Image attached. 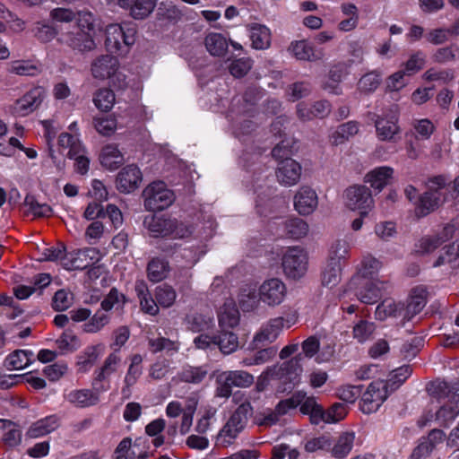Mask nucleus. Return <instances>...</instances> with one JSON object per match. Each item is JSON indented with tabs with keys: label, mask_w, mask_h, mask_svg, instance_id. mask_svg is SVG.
<instances>
[{
	"label": "nucleus",
	"mask_w": 459,
	"mask_h": 459,
	"mask_svg": "<svg viewBox=\"0 0 459 459\" xmlns=\"http://www.w3.org/2000/svg\"><path fill=\"white\" fill-rule=\"evenodd\" d=\"M447 185V178L444 175L431 177L425 183L428 190L420 195L415 202V214L422 218L437 210L447 201V195L442 190Z\"/></svg>",
	"instance_id": "nucleus-1"
},
{
	"label": "nucleus",
	"mask_w": 459,
	"mask_h": 459,
	"mask_svg": "<svg viewBox=\"0 0 459 459\" xmlns=\"http://www.w3.org/2000/svg\"><path fill=\"white\" fill-rule=\"evenodd\" d=\"M287 288L284 282L278 278H271L264 281L258 290V299L255 292L247 295L248 300L240 299V306L244 310H253L259 301L269 307H276L281 304L286 297Z\"/></svg>",
	"instance_id": "nucleus-2"
},
{
	"label": "nucleus",
	"mask_w": 459,
	"mask_h": 459,
	"mask_svg": "<svg viewBox=\"0 0 459 459\" xmlns=\"http://www.w3.org/2000/svg\"><path fill=\"white\" fill-rule=\"evenodd\" d=\"M136 26L131 22L110 24L106 28L105 46L110 53L126 54L135 42Z\"/></svg>",
	"instance_id": "nucleus-3"
},
{
	"label": "nucleus",
	"mask_w": 459,
	"mask_h": 459,
	"mask_svg": "<svg viewBox=\"0 0 459 459\" xmlns=\"http://www.w3.org/2000/svg\"><path fill=\"white\" fill-rule=\"evenodd\" d=\"M57 40L60 44L80 53L91 51L96 47L92 35L89 31L73 24L61 28Z\"/></svg>",
	"instance_id": "nucleus-4"
},
{
	"label": "nucleus",
	"mask_w": 459,
	"mask_h": 459,
	"mask_svg": "<svg viewBox=\"0 0 459 459\" xmlns=\"http://www.w3.org/2000/svg\"><path fill=\"white\" fill-rule=\"evenodd\" d=\"M144 207L148 211H161L172 204L175 200L174 193L162 181H155L147 186L143 191Z\"/></svg>",
	"instance_id": "nucleus-5"
},
{
	"label": "nucleus",
	"mask_w": 459,
	"mask_h": 459,
	"mask_svg": "<svg viewBox=\"0 0 459 459\" xmlns=\"http://www.w3.org/2000/svg\"><path fill=\"white\" fill-rule=\"evenodd\" d=\"M254 376L244 370H230L221 374L216 380V396L229 398L233 387L247 388L254 384Z\"/></svg>",
	"instance_id": "nucleus-6"
},
{
	"label": "nucleus",
	"mask_w": 459,
	"mask_h": 459,
	"mask_svg": "<svg viewBox=\"0 0 459 459\" xmlns=\"http://www.w3.org/2000/svg\"><path fill=\"white\" fill-rule=\"evenodd\" d=\"M391 393L384 380L373 381L361 397L359 409L365 414L376 412Z\"/></svg>",
	"instance_id": "nucleus-7"
},
{
	"label": "nucleus",
	"mask_w": 459,
	"mask_h": 459,
	"mask_svg": "<svg viewBox=\"0 0 459 459\" xmlns=\"http://www.w3.org/2000/svg\"><path fill=\"white\" fill-rule=\"evenodd\" d=\"M346 206L352 211H359L362 216L368 215L374 204L371 192L362 185L350 186L345 191Z\"/></svg>",
	"instance_id": "nucleus-8"
},
{
	"label": "nucleus",
	"mask_w": 459,
	"mask_h": 459,
	"mask_svg": "<svg viewBox=\"0 0 459 459\" xmlns=\"http://www.w3.org/2000/svg\"><path fill=\"white\" fill-rule=\"evenodd\" d=\"M307 264L306 253L298 247L290 248L282 257V268L289 278L302 277L307 271Z\"/></svg>",
	"instance_id": "nucleus-9"
},
{
	"label": "nucleus",
	"mask_w": 459,
	"mask_h": 459,
	"mask_svg": "<svg viewBox=\"0 0 459 459\" xmlns=\"http://www.w3.org/2000/svg\"><path fill=\"white\" fill-rule=\"evenodd\" d=\"M99 250L94 247L78 249L65 253L62 265L66 270H83L98 262Z\"/></svg>",
	"instance_id": "nucleus-10"
},
{
	"label": "nucleus",
	"mask_w": 459,
	"mask_h": 459,
	"mask_svg": "<svg viewBox=\"0 0 459 459\" xmlns=\"http://www.w3.org/2000/svg\"><path fill=\"white\" fill-rule=\"evenodd\" d=\"M285 323H289V320L282 316L270 319L254 336L252 341L253 349L264 347L273 342L281 333Z\"/></svg>",
	"instance_id": "nucleus-11"
},
{
	"label": "nucleus",
	"mask_w": 459,
	"mask_h": 459,
	"mask_svg": "<svg viewBox=\"0 0 459 459\" xmlns=\"http://www.w3.org/2000/svg\"><path fill=\"white\" fill-rule=\"evenodd\" d=\"M43 99V89L40 87L33 88L16 100L13 105V112L15 116L26 117L39 107Z\"/></svg>",
	"instance_id": "nucleus-12"
},
{
	"label": "nucleus",
	"mask_w": 459,
	"mask_h": 459,
	"mask_svg": "<svg viewBox=\"0 0 459 459\" xmlns=\"http://www.w3.org/2000/svg\"><path fill=\"white\" fill-rule=\"evenodd\" d=\"M301 165L291 158L280 160L276 169L278 181L286 186L296 185L301 177Z\"/></svg>",
	"instance_id": "nucleus-13"
},
{
	"label": "nucleus",
	"mask_w": 459,
	"mask_h": 459,
	"mask_svg": "<svg viewBox=\"0 0 459 459\" xmlns=\"http://www.w3.org/2000/svg\"><path fill=\"white\" fill-rule=\"evenodd\" d=\"M142 179V172L137 166H126L117 176V189L121 193H131L139 187Z\"/></svg>",
	"instance_id": "nucleus-14"
},
{
	"label": "nucleus",
	"mask_w": 459,
	"mask_h": 459,
	"mask_svg": "<svg viewBox=\"0 0 459 459\" xmlns=\"http://www.w3.org/2000/svg\"><path fill=\"white\" fill-rule=\"evenodd\" d=\"M317 195L314 189L309 186H301L294 196L295 210L301 215L312 213L317 207Z\"/></svg>",
	"instance_id": "nucleus-15"
},
{
	"label": "nucleus",
	"mask_w": 459,
	"mask_h": 459,
	"mask_svg": "<svg viewBox=\"0 0 459 459\" xmlns=\"http://www.w3.org/2000/svg\"><path fill=\"white\" fill-rule=\"evenodd\" d=\"M118 60L111 55H102L91 64V74L96 79H107L118 70Z\"/></svg>",
	"instance_id": "nucleus-16"
},
{
	"label": "nucleus",
	"mask_w": 459,
	"mask_h": 459,
	"mask_svg": "<svg viewBox=\"0 0 459 459\" xmlns=\"http://www.w3.org/2000/svg\"><path fill=\"white\" fill-rule=\"evenodd\" d=\"M220 330H231L239 324V311L232 300L226 301L218 313Z\"/></svg>",
	"instance_id": "nucleus-17"
},
{
	"label": "nucleus",
	"mask_w": 459,
	"mask_h": 459,
	"mask_svg": "<svg viewBox=\"0 0 459 459\" xmlns=\"http://www.w3.org/2000/svg\"><path fill=\"white\" fill-rule=\"evenodd\" d=\"M394 114L388 119L375 115L377 117L375 120L377 134L378 138L382 141H392L394 135L399 133L400 129L397 126L398 118L396 116V107H394Z\"/></svg>",
	"instance_id": "nucleus-18"
},
{
	"label": "nucleus",
	"mask_w": 459,
	"mask_h": 459,
	"mask_svg": "<svg viewBox=\"0 0 459 459\" xmlns=\"http://www.w3.org/2000/svg\"><path fill=\"white\" fill-rule=\"evenodd\" d=\"M459 414V394H454L436 412V420L441 427H448Z\"/></svg>",
	"instance_id": "nucleus-19"
},
{
	"label": "nucleus",
	"mask_w": 459,
	"mask_h": 459,
	"mask_svg": "<svg viewBox=\"0 0 459 459\" xmlns=\"http://www.w3.org/2000/svg\"><path fill=\"white\" fill-rule=\"evenodd\" d=\"M393 174L394 169L391 167H378L366 175L365 181L369 183L371 187L380 192L385 186L390 184Z\"/></svg>",
	"instance_id": "nucleus-20"
},
{
	"label": "nucleus",
	"mask_w": 459,
	"mask_h": 459,
	"mask_svg": "<svg viewBox=\"0 0 459 459\" xmlns=\"http://www.w3.org/2000/svg\"><path fill=\"white\" fill-rule=\"evenodd\" d=\"M143 223L155 237L170 235L171 227H174L173 220L165 216L151 215L144 219Z\"/></svg>",
	"instance_id": "nucleus-21"
},
{
	"label": "nucleus",
	"mask_w": 459,
	"mask_h": 459,
	"mask_svg": "<svg viewBox=\"0 0 459 459\" xmlns=\"http://www.w3.org/2000/svg\"><path fill=\"white\" fill-rule=\"evenodd\" d=\"M135 291L140 299L141 309L149 315L155 316L159 312L158 302L152 299L148 290L147 285L143 281H137L135 283Z\"/></svg>",
	"instance_id": "nucleus-22"
},
{
	"label": "nucleus",
	"mask_w": 459,
	"mask_h": 459,
	"mask_svg": "<svg viewBox=\"0 0 459 459\" xmlns=\"http://www.w3.org/2000/svg\"><path fill=\"white\" fill-rule=\"evenodd\" d=\"M289 50L297 59L303 61L320 60L324 56L322 51L314 50L313 47L306 40L291 43Z\"/></svg>",
	"instance_id": "nucleus-23"
},
{
	"label": "nucleus",
	"mask_w": 459,
	"mask_h": 459,
	"mask_svg": "<svg viewBox=\"0 0 459 459\" xmlns=\"http://www.w3.org/2000/svg\"><path fill=\"white\" fill-rule=\"evenodd\" d=\"M100 160L101 165L109 170L118 169L125 161L124 155L117 146L112 144L103 147Z\"/></svg>",
	"instance_id": "nucleus-24"
},
{
	"label": "nucleus",
	"mask_w": 459,
	"mask_h": 459,
	"mask_svg": "<svg viewBox=\"0 0 459 459\" xmlns=\"http://www.w3.org/2000/svg\"><path fill=\"white\" fill-rule=\"evenodd\" d=\"M96 391L97 393L88 389L74 390L66 395V399L77 407L91 406L99 402V393L102 390Z\"/></svg>",
	"instance_id": "nucleus-25"
},
{
	"label": "nucleus",
	"mask_w": 459,
	"mask_h": 459,
	"mask_svg": "<svg viewBox=\"0 0 459 459\" xmlns=\"http://www.w3.org/2000/svg\"><path fill=\"white\" fill-rule=\"evenodd\" d=\"M214 342L215 346L226 355L231 354L238 348V337L231 330H219Z\"/></svg>",
	"instance_id": "nucleus-26"
},
{
	"label": "nucleus",
	"mask_w": 459,
	"mask_h": 459,
	"mask_svg": "<svg viewBox=\"0 0 459 459\" xmlns=\"http://www.w3.org/2000/svg\"><path fill=\"white\" fill-rule=\"evenodd\" d=\"M250 39L254 48L266 49L271 45L270 30L264 25L252 24L250 26Z\"/></svg>",
	"instance_id": "nucleus-27"
},
{
	"label": "nucleus",
	"mask_w": 459,
	"mask_h": 459,
	"mask_svg": "<svg viewBox=\"0 0 459 459\" xmlns=\"http://www.w3.org/2000/svg\"><path fill=\"white\" fill-rule=\"evenodd\" d=\"M56 427V418L55 416L47 417L31 424L26 436L30 438H38L54 431Z\"/></svg>",
	"instance_id": "nucleus-28"
},
{
	"label": "nucleus",
	"mask_w": 459,
	"mask_h": 459,
	"mask_svg": "<svg viewBox=\"0 0 459 459\" xmlns=\"http://www.w3.org/2000/svg\"><path fill=\"white\" fill-rule=\"evenodd\" d=\"M427 391L432 398L437 399L438 402L449 401L454 394H459L447 382L441 380L429 383L427 386Z\"/></svg>",
	"instance_id": "nucleus-29"
},
{
	"label": "nucleus",
	"mask_w": 459,
	"mask_h": 459,
	"mask_svg": "<svg viewBox=\"0 0 459 459\" xmlns=\"http://www.w3.org/2000/svg\"><path fill=\"white\" fill-rule=\"evenodd\" d=\"M33 360L34 353L31 351L16 350L5 359L4 365L8 369L19 370Z\"/></svg>",
	"instance_id": "nucleus-30"
},
{
	"label": "nucleus",
	"mask_w": 459,
	"mask_h": 459,
	"mask_svg": "<svg viewBox=\"0 0 459 459\" xmlns=\"http://www.w3.org/2000/svg\"><path fill=\"white\" fill-rule=\"evenodd\" d=\"M204 45L207 51L213 56H221L228 50L226 38L217 32H211L204 39Z\"/></svg>",
	"instance_id": "nucleus-31"
},
{
	"label": "nucleus",
	"mask_w": 459,
	"mask_h": 459,
	"mask_svg": "<svg viewBox=\"0 0 459 459\" xmlns=\"http://www.w3.org/2000/svg\"><path fill=\"white\" fill-rule=\"evenodd\" d=\"M253 413V407L251 406L249 402H245L241 403L232 413L227 422L230 423V426L235 427L239 431H242L248 421V418Z\"/></svg>",
	"instance_id": "nucleus-32"
},
{
	"label": "nucleus",
	"mask_w": 459,
	"mask_h": 459,
	"mask_svg": "<svg viewBox=\"0 0 459 459\" xmlns=\"http://www.w3.org/2000/svg\"><path fill=\"white\" fill-rule=\"evenodd\" d=\"M355 441L354 432H343L342 433L332 448V455L335 458L346 457L353 447Z\"/></svg>",
	"instance_id": "nucleus-33"
},
{
	"label": "nucleus",
	"mask_w": 459,
	"mask_h": 459,
	"mask_svg": "<svg viewBox=\"0 0 459 459\" xmlns=\"http://www.w3.org/2000/svg\"><path fill=\"white\" fill-rule=\"evenodd\" d=\"M149 349L152 353L165 351L169 355L177 353L180 343L166 337L150 338L148 341Z\"/></svg>",
	"instance_id": "nucleus-34"
},
{
	"label": "nucleus",
	"mask_w": 459,
	"mask_h": 459,
	"mask_svg": "<svg viewBox=\"0 0 459 459\" xmlns=\"http://www.w3.org/2000/svg\"><path fill=\"white\" fill-rule=\"evenodd\" d=\"M208 375V370L205 366H186L182 371L178 374V377L181 381L190 384H200L202 383Z\"/></svg>",
	"instance_id": "nucleus-35"
},
{
	"label": "nucleus",
	"mask_w": 459,
	"mask_h": 459,
	"mask_svg": "<svg viewBox=\"0 0 459 459\" xmlns=\"http://www.w3.org/2000/svg\"><path fill=\"white\" fill-rule=\"evenodd\" d=\"M169 263L160 258H152L147 265L148 278L152 282H159L167 277Z\"/></svg>",
	"instance_id": "nucleus-36"
},
{
	"label": "nucleus",
	"mask_w": 459,
	"mask_h": 459,
	"mask_svg": "<svg viewBox=\"0 0 459 459\" xmlns=\"http://www.w3.org/2000/svg\"><path fill=\"white\" fill-rule=\"evenodd\" d=\"M286 234L294 239L305 237L308 232V224L300 218H290L284 222Z\"/></svg>",
	"instance_id": "nucleus-37"
},
{
	"label": "nucleus",
	"mask_w": 459,
	"mask_h": 459,
	"mask_svg": "<svg viewBox=\"0 0 459 459\" xmlns=\"http://www.w3.org/2000/svg\"><path fill=\"white\" fill-rule=\"evenodd\" d=\"M155 6L156 0H136L127 10L134 19L143 20L152 13Z\"/></svg>",
	"instance_id": "nucleus-38"
},
{
	"label": "nucleus",
	"mask_w": 459,
	"mask_h": 459,
	"mask_svg": "<svg viewBox=\"0 0 459 459\" xmlns=\"http://www.w3.org/2000/svg\"><path fill=\"white\" fill-rule=\"evenodd\" d=\"M381 80V74L379 73L377 71L369 72L359 80L358 90L364 94H369L378 88Z\"/></svg>",
	"instance_id": "nucleus-39"
},
{
	"label": "nucleus",
	"mask_w": 459,
	"mask_h": 459,
	"mask_svg": "<svg viewBox=\"0 0 459 459\" xmlns=\"http://www.w3.org/2000/svg\"><path fill=\"white\" fill-rule=\"evenodd\" d=\"M93 102L98 109L108 112L115 103V94L110 89H100L94 94Z\"/></svg>",
	"instance_id": "nucleus-40"
},
{
	"label": "nucleus",
	"mask_w": 459,
	"mask_h": 459,
	"mask_svg": "<svg viewBox=\"0 0 459 459\" xmlns=\"http://www.w3.org/2000/svg\"><path fill=\"white\" fill-rule=\"evenodd\" d=\"M412 369L409 365H403L394 370L389 376V378L385 381L388 384L390 392H394L405 380L411 375Z\"/></svg>",
	"instance_id": "nucleus-41"
},
{
	"label": "nucleus",
	"mask_w": 459,
	"mask_h": 459,
	"mask_svg": "<svg viewBox=\"0 0 459 459\" xmlns=\"http://www.w3.org/2000/svg\"><path fill=\"white\" fill-rule=\"evenodd\" d=\"M253 66V60L249 57L235 58L228 65L230 74L235 78H242L247 74Z\"/></svg>",
	"instance_id": "nucleus-42"
},
{
	"label": "nucleus",
	"mask_w": 459,
	"mask_h": 459,
	"mask_svg": "<svg viewBox=\"0 0 459 459\" xmlns=\"http://www.w3.org/2000/svg\"><path fill=\"white\" fill-rule=\"evenodd\" d=\"M340 280L341 264L328 261L323 272L322 283L328 288H333L339 283Z\"/></svg>",
	"instance_id": "nucleus-43"
},
{
	"label": "nucleus",
	"mask_w": 459,
	"mask_h": 459,
	"mask_svg": "<svg viewBox=\"0 0 459 459\" xmlns=\"http://www.w3.org/2000/svg\"><path fill=\"white\" fill-rule=\"evenodd\" d=\"M458 56L459 47L455 44H452L448 47L437 48L431 58L435 63L446 64L455 61Z\"/></svg>",
	"instance_id": "nucleus-44"
},
{
	"label": "nucleus",
	"mask_w": 459,
	"mask_h": 459,
	"mask_svg": "<svg viewBox=\"0 0 459 459\" xmlns=\"http://www.w3.org/2000/svg\"><path fill=\"white\" fill-rule=\"evenodd\" d=\"M109 316L100 309L82 325L83 331L89 333H98L109 323Z\"/></svg>",
	"instance_id": "nucleus-45"
},
{
	"label": "nucleus",
	"mask_w": 459,
	"mask_h": 459,
	"mask_svg": "<svg viewBox=\"0 0 459 459\" xmlns=\"http://www.w3.org/2000/svg\"><path fill=\"white\" fill-rule=\"evenodd\" d=\"M22 437L20 428L13 421L7 423V429L2 437L4 445L8 448L17 447L22 443Z\"/></svg>",
	"instance_id": "nucleus-46"
},
{
	"label": "nucleus",
	"mask_w": 459,
	"mask_h": 459,
	"mask_svg": "<svg viewBox=\"0 0 459 459\" xmlns=\"http://www.w3.org/2000/svg\"><path fill=\"white\" fill-rule=\"evenodd\" d=\"M177 298L175 290L167 284L158 286L155 290V299L158 304L163 307H171Z\"/></svg>",
	"instance_id": "nucleus-47"
},
{
	"label": "nucleus",
	"mask_w": 459,
	"mask_h": 459,
	"mask_svg": "<svg viewBox=\"0 0 459 459\" xmlns=\"http://www.w3.org/2000/svg\"><path fill=\"white\" fill-rule=\"evenodd\" d=\"M357 296L365 304H374L381 297L380 289L374 282L368 281Z\"/></svg>",
	"instance_id": "nucleus-48"
},
{
	"label": "nucleus",
	"mask_w": 459,
	"mask_h": 459,
	"mask_svg": "<svg viewBox=\"0 0 459 459\" xmlns=\"http://www.w3.org/2000/svg\"><path fill=\"white\" fill-rule=\"evenodd\" d=\"M9 72L20 76H36L40 71L37 65H32L30 61L16 60L11 64Z\"/></svg>",
	"instance_id": "nucleus-49"
},
{
	"label": "nucleus",
	"mask_w": 459,
	"mask_h": 459,
	"mask_svg": "<svg viewBox=\"0 0 459 459\" xmlns=\"http://www.w3.org/2000/svg\"><path fill=\"white\" fill-rule=\"evenodd\" d=\"M403 307L395 304L392 299H385L376 308V317L379 320H385L388 316H400Z\"/></svg>",
	"instance_id": "nucleus-50"
},
{
	"label": "nucleus",
	"mask_w": 459,
	"mask_h": 459,
	"mask_svg": "<svg viewBox=\"0 0 459 459\" xmlns=\"http://www.w3.org/2000/svg\"><path fill=\"white\" fill-rule=\"evenodd\" d=\"M93 126L100 134L109 136L117 129V119L113 116L94 117Z\"/></svg>",
	"instance_id": "nucleus-51"
},
{
	"label": "nucleus",
	"mask_w": 459,
	"mask_h": 459,
	"mask_svg": "<svg viewBox=\"0 0 459 459\" xmlns=\"http://www.w3.org/2000/svg\"><path fill=\"white\" fill-rule=\"evenodd\" d=\"M375 324L364 319H359L353 326V337L359 342L368 340L375 332Z\"/></svg>",
	"instance_id": "nucleus-52"
},
{
	"label": "nucleus",
	"mask_w": 459,
	"mask_h": 459,
	"mask_svg": "<svg viewBox=\"0 0 459 459\" xmlns=\"http://www.w3.org/2000/svg\"><path fill=\"white\" fill-rule=\"evenodd\" d=\"M31 31L33 36L43 43L51 41L57 35V31L54 27L40 22L34 23Z\"/></svg>",
	"instance_id": "nucleus-53"
},
{
	"label": "nucleus",
	"mask_w": 459,
	"mask_h": 459,
	"mask_svg": "<svg viewBox=\"0 0 459 459\" xmlns=\"http://www.w3.org/2000/svg\"><path fill=\"white\" fill-rule=\"evenodd\" d=\"M304 395L301 392L295 393L290 398L280 401L274 407L276 414L281 419L290 410L295 409L302 402Z\"/></svg>",
	"instance_id": "nucleus-54"
},
{
	"label": "nucleus",
	"mask_w": 459,
	"mask_h": 459,
	"mask_svg": "<svg viewBox=\"0 0 459 459\" xmlns=\"http://www.w3.org/2000/svg\"><path fill=\"white\" fill-rule=\"evenodd\" d=\"M56 342L63 352L74 351L80 347L78 337L71 330L65 331Z\"/></svg>",
	"instance_id": "nucleus-55"
},
{
	"label": "nucleus",
	"mask_w": 459,
	"mask_h": 459,
	"mask_svg": "<svg viewBox=\"0 0 459 459\" xmlns=\"http://www.w3.org/2000/svg\"><path fill=\"white\" fill-rule=\"evenodd\" d=\"M120 361V358L115 353H111L106 359L104 365L98 372L93 385H96L98 383L106 379L110 374L116 371L117 365Z\"/></svg>",
	"instance_id": "nucleus-56"
},
{
	"label": "nucleus",
	"mask_w": 459,
	"mask_h": 459,
	"mask_svg": "<svg viewBox=\"0 0 459 459\" xmlns=\"http://www.w3.org/2000/svg\"><path fill=\"white\" fill-rule=\"evenodd\" d=\"M348 253V242L343 239H338L331 247L328 261L341 264L342 260H344L347 257Z\"/></svg>",
	"instance_id": "nucleus-57"
},
{
	"label": "nucleus",
	"mask_w": 459,
	"mask_h": 459,
	"mask_svg": "<svg viewBox=\"0 0 459 459\" xmlns=\"http://www.w3.org/2000/svg\"><path fill=\"white\" fill-rule=\"evenodd\" d=\"M24 204L29 207V211L37 217H49L53 211L47 204H39L32 195H27Z\"/></svg>",
	"instance_id": "nucleus-58"
},
{
	"label": "nucleus",
	"mask_w": 459,
	"mask_h": 459,
	"mask_svg": "<svg viewBox=\"0 0 459 459\" xmlns=\"http://www.w3.org/2000/svg\"><path fill=\"white\" fill-rule=\"evenodd\" d=\"M98 352L94 346L88 347L83 354L78 357L77 366L80 372H87L95 364Z\"/></svg>",
	"instance_id": "nucleus-59"
},
{
	"label": "nucleus",
	"mask_w": 459,
	"mask_h": 459,
	"mask_svg": "<svg viewBox=\"0 0 459 459\" xmlns=\"http://www.w3.org/2000/svg\"><path fill=\"white\" fill-rule=\"evenodd\" d=\"M359 132L358 123L355 121H349L341 125L334 135V143L336 144L342 143L350 137L355 135Z\"/></svg>",
	"instance_id": "nucleus-60"
},
{
	"label": "nucleus",
	"mask_w": 459,
	"mask_h": 459,
	"mask_svg": "<svg viewBox=\"0 0 459 459\" xmlns=\"http://www.w3.org/2000/svg\"><path fill=\"white\" fill-rule=\"evenodd\" d=\"M240 432L235 427L230 426L229 422H226L216 437V443L219 446L227 447L233 443Z\"/></svg>",
	"instance_id": "nucleus-61"
},
{
	"label": "nucleus",
	"mask_w": 459,
	"mask_h": 459,
	"mask_svg": "<svg viewBox=\"0 0 459 459\" xmlns=\"http://www.w3.org/2000/svg\"><path fill=\"white\" fill-rule=\"evenodd\" d=\"M157 15L160 19L168 20L170 22H177L181 19V11L172 3H160Z\"/></svg>",
	"instance_id": "nucleus-62"
},
{
	"label": "nucleus",
	"mask_w": 459,
	"mask_h": 459,
	"mask_svg": "<svg viewBox=\"0 0 459 459\" xmlns=\"http://www.w3.org/2000/svg\"><path fill=\"white\" fill-rule=\"evenodd\" d=\"M142 357L138 354L133 356L131 365L125 377V384L134 385L142 374Z\"/></svg>",
	"instance_id": "nucleus-63"
},
{
	"label": "nucleus",
	"mask_w": 459,
	"mask_h": 459,
	"mask_svg": "<svg viewBox=\"0 0 459 459\" xmlns=\"http://www.w3.org/2000/svg\"><path fill=\"white\" fill-rule=\"evenodd\" d=\"M361 385H344L337 389L338 397L350 403H353L361 394Z\"/></svg>",
	"instance_id": "nucleus-64"
}]
</instances>
